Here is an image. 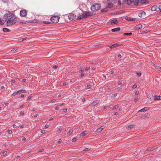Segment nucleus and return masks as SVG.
Returning <instances> with one entry per match:
<instances>
[{
  "label": "nucleus",
  "mask_w": 161,
  "mask_h": 161,
  "mask_svg": "<svg viewBox=\"0 0 161 161\" xmlns=\"http://www.w3.org/2000/svg\"><path fill=\"white\" fill-rule=\"evenodd\" d=\"M119 114L118 112H116L114 113V115H117Z\"/></svg>",
  "instance_id": "nucleus-64"
},
{
  "label": "nucleus",
  "mask_w": 161,
  "mask_h": 161,
  "mask_svg": "<svg viewBox=\"0 0 161 161\" xmlns=\"http://www.w3.org/2000/svg\"><path fill=\"white\" fill-rule=\"evenodd\" d=\"M58 108H59V107H58V106H56V107L55 108V110H58Z\"/></svg>",
  "instance_id": "nucleus-63"
},
{
  "label": "nucleus",
  "mask_w": 161,
  "mask_h": 161,
  "mask_svg": "<svg viewBox=\"0 0 161 161\" xmlns=\"http://www.w3.org/2000/svg\"><path fill=\"white\" fill-rule=\"evenodd\" d=\"M56 101V100L55 99H53L51 101V103H54Z\"/></svg>",
  "instance_id": "nucleus-45"
},
{
  "label": "nucleus",
  "mask_w": 161,
  "mask_h": 161,
  "mask_svg": "<svg viewBox=\"0 0 161 161\" xmlns=\"http://www.w3.org/2000/svg\"><path fill=\"white\" fill-rule=\"evenodd\" d=\"M90 13L88 11L83 12L82 13L81 15H79L78 16L77 19H81L84 18H86L89 16H91Z\"/></svg>",
  "instance_id": "nucleus-2"
},
{
  "label": "nucleus",
  "mask_w": 161,
  "mask_h": 161,
  "mask_svg": "<svg viewBox=\"0 0 161 161\" xmlns=\"http://www.w3.org/2000/svg\"><path fill=\"white\" fill-rule=\"evenodd\" d=\"M154 67L156 69L161 71V67H160L159 66H157L155 65H154Z\"/></svg>",
  "instance_id": "nucleus-21"
},
{
  "label": "nucleus",
  "mask_w": 161,
  "mask_h": 161,
  "mask_svg": "<svg viewBox=\"0 0 161 161\" xmlns=\"http://www.w3.org/2000/svg\"><path fill=\"white\" fill-rule=\"evenodd\" d=\"M100 128L102 130L104 128V126H101L100 127Z\"/></svg>",
  "instance_id": "nucleus-50"
},
{
  "label": "nucleus",
  "mask_w": 161,
  "mask_h": 161,
  "mask_svg": "<svg viewBox=\"0 0 161 161\" xmlns=\"http://www.w3.org/2000/svg\"><path fill=\"white\" fill-rule=\"evenodd\" d=\"M101 8V5L99 4H94L91 7V9L92 11H95L99 10Z\"/></svg>",
  "instance_id": "nucleus-3"
},
{
  "label": "nucleus",
  "mask_w": 161,
  "mask_h": 161,
  "mask_svg": "<svg viewBox=\"0 0 161 161\" xmlns=\"http://www.w3.org/2000/svg\"><path fill=\"white\" fill-rule=\"evenodd\" d=\"M135 18H133L130 17H127L126 18V19L129 21H133L135 20Z\"/></svg>",
  "instance_id": "nucleus-10"
},
{
  "label": "nucleus",
  "mask_w": 161,
  "mask_h": 161,
  "mask_svg": "<svg viewBox=\"0 0 161 161\" xmlns=\"http://www.w3.org/2000/svg\"><path fill=\"white\" fill-rule=\"evenodd\" d=\"M108 9L107 8H105L102 10V12H106L108 11Z\"/></svg>",
  "instance_id": "nucleus-30"
},
{
  "label": "nucleus",
  "mask_w": 161,
  "mask_h": 161,
  "mask_svg": "<svg viewBox=\"0 0 161 161\" xmlns=\"http://www.w3.org/2000/svg\"><path fill=\"white\" fill-rule=\"evenodd\" d=\"M7 152L6 151H5L3 152L2 153V154L3 155H4L6 154H7Z\"/></svg>",
  "instance_id": "nucleus-36"
},
{
  "label": "nucleus",
  "mask_w": 161,
  "mask_h": 161,
  "mask_svg": "<svg viewBox=\"0 0 161 161\" xmlns=\"http://www.w3.org/2000/svg\"><path fill=\"white\" fill-rule=\"evenodd\" d=\"M3 31L5 32H8L10 31L7 28H4L3 29Z\"/></svg>",
  "instance_id": "nucleus-22"
},
{
  "label": "nucleus",
  "mask_w": 161,
  "mask_h": 161,
  "mask_svg": "<svg viewBox=\"0 0 161 161\" xmlns=\"http://www.w3.org/2000/svg\"><path fill=\"white\" fill-rule=\"evenodd\" d=\"M45 127L46 128H48L49 127V125H45Z\"/></svg>",
  "instance_id": "nucleus-61"
},
{
  "label": "nucleus",
  "mask_w": 161,
  "mask_h": 161,
  "mask_svg": "<svg viewBox=\"0 0 161 161\" xmlns=\"http://www.w3.org/2000/svg\"><path fill=\"white\" fill-rule=\"evenodd\" d=\"M18 50V48H14L13 49L11 50V52L12 53H15Z\"/></svg>",
  "instance_id": "nucleus-23"
},
{
  "label": "nucleus",
  "mask_w": 161,
  "mask_h": 161,
  "mask_svg": "<svg viewBox=\"0 0 161 161\" xmlns=\"http://www.w3.org/2000/svg\"><path fill=\"white\" fill-rule=\"evenodd\" d=\"M44 149H41L39 150V152H43L44 151Z\"/></svg>",
  "instance_id": "nucleus-53"
},
{
  "label": "nucleus",
  "mask_w": 161,
  "mask_h": 161,
  "mask_svg": "<svg viewBox=\"0 0 161 161\" xmlns=\"http://www.w3.org/2000/svg\"><path fill=\"white\" fill-rule=\"evenodd\" d=\"M139 93V91H136L135 92V95H138Z\"/></svg>",
  "instance_id": "nucleus-37"
},
{
  "label": "nucleus",
  "mask_w": 161,
  "mask_h": 161,
  "mask_svg": "<svg viewBox=\"0 0 161 161\" xmlns=\"http://www.w3.org/2000/svg\"><path fill=\"white\" fill-rule=\"evenodd\" d=\"M98 103V101L96 100L92 103L91 104V105L92 106H94L95 105H96Z\"/></svg>",
  "instance_id": "nucleus-18"
},
{
  "label": "nucleus",
  "mask_w": 161,
  "mask_h": 161,
  "mask_svg": "<svg viewBox=\"0 0 161 161\" xmlns=\"http://www.w3.org/2000/svg\"><path fill=\"white\" fill-rule=\"evenodd\" d=\"M138 100V98L137 97H136L134 99V101L135 102H137Z\"/></svg>",
  "instance_id": "nucleus-43"
},
{
  "label": "nucleus",
  "mask_w": 161,
  "mask_h": 161,
  "mask_svg": "<svg viewBox=\"0 0 161 161\" xmlns=\"http://www.w3.org/2000/svg\"><path fill=\"white\" fill-rule=\"evenodd\" d=\"M27 38V37H25L22 38H21L19 40V42H23V41H25L26 39Z\"/></svg>",
  "instance_id": "nucleus-25"
},
{
  "label": "nucleus",
  "mask_w": 161,
  "mask_h": 161,
  "mask_svg": "<svg viewBox=\"0 0 161 161\" xmlns=\"http://www.w3.org/2000/svg\"><path fill=\"white\" fill-rule=\"evenodd\" d=\"M83 70H82V69H80L79 70V73H81V72L82 73V72H83Z\"/></svg>",
  "instance_id": "nucleus-60"
},
{
  "label": "nucleus",
  "mask_w": 161,
  "mask_h": 161,
  "mask_svg": "<svg viewBox=\"0 0 161 161\" xmlns=\"http://www.w3.org/2000/svg\"><path fill=\"white\" fill-rule=\"evenodd\" d=\"M120 28L119 27H117L115 28L112 29L111 31L113 32H115L116 31H120Z\"/></svg>",
  "instance_id": "nucleus-11"
},
{
  "label": "nucleus",
  "mask_w": 161,
  "mask_h": 161,
  "mask_svg": "<svg viewBox=\"0 0 161 161\" xmlns=\"http://www.w3.org/2000/svg\"><path fill=\"white\" fill-rule=\"evenodd\" d=\"M5 21L8 26H11L16 22L17 17L16 16L13 14L9 12L5 14Z\"/></svg>",
  "instance_id": "nucleus-1"
},
{
  "label": "nucleus",
  "mask_w": 161,
  "mask_h": 161,
  "mask_svg": "<svg viewBox=\"0 0 161 161\" xmlns=\"http://www.w3.org/2000/svg\"><path fill=\"white\" fill-rule=\"evenodd\" d=\"M13 126L14 128H16L17 127V126L15 124H14L13 125Z\"/></svg>",
  "instance_id": "nucleus-47"
},
{
  "label": "nucleus",
  "mask_w": 161,
  "mask_h": 161,
  "mask_svg": "<svg viewBox=\"0 0 161 161\" xmlns=\"http://www.w3.org/2000/svg\"><path fill=\"white\" fill-rule=\"evenodd\" d=\"M24 111H21L20 112V115L21 116H22L23 115H24Z\"/></svg>",
  "instance_id": "nucleus-39"
},
{
  "label": "nucleus",
  "mask_w": 161,
  "mask_h": 161,
  "mask_svg": "<svg viewBox=\"0 0 161 161\" xmlns=\"http://www.w3.org/2000/svg\"><path fill=\"white\" fill-rule=\"evenodd\" d=\"M26 138L25 137H23L22 138V141H25L26 140Z\"/></svg>",
  "instance_id": "nucleus-49"
},
{
  "label": "nucleus",
  "mask_w": 161,
  "mask_h": 161,
  "mask_svg": "<svg viewBox=\"0 0 161 161\" xmlns=\"http://www.w3.org/2000/svg\"><path fill=\"white\" fill-rule=\"evenodd\" d=\"M25 92H26V91L24 90H23V89H22V90H18V91H15L14 92L13 94H12V96H14L15 95H16L18 93L21 94V93H24Z\"/></svg>",
  "instance_id": "nucleus-5"
},
{
  "label": "nucleus",
  "mask_w": 161,
  "mask_h": 161,
  "mask_svg": "<svg viewBox=\"0 0 161 161\" xmlns=\"http://www.w3.org/2000/svg\"><path fill=\"white\" fill-rule=\"evenodd\" d=\"M87 132L86 131L82 132L80 134L81 136H84L87 134Z\"/></svg>",
  "instance_id": "nucleus-20"
},
{
  "label": "nucleus",
  "mask_w": 161,
  "mask_h": 161,
  "mask_svg": "<svg viewBox=\"0 0 161 161\" xmlns=\"http://www.w3.org/2000/svg\"><path fill=\"white\" fill-rule=\"evenodd\" d=\"M158 9L160 10V11L161 12V5H160L159 6Z\"/></svg>",
  "instance_id": "nucleus-58"
},
{
  "label": "nucleus",
  "mask_w": 161,
  "mask_h": 161,
  "mask_svg": "<svg viewBox=\"0 0 161 161\" xmlns=\"http://www.w3.org/2000/svg\"><path fill=\"white\" fill-rule=\"evenodd\" d=\"M41 133H45V130H42L41 131Z\"/></svg>",
  "instance_id": "nucleus-59"
},
{
  "label": "nucleus",
  "mask_w": 161,
  "mask_h": 161,
  "mask_svg": "<svg viewBox=\"0 0 161 161\" xmlns=\"http://www.w3.org/2000/svg\"><path fill=\"white\" fill-rule=\"evenodd\" d=\"M58 67V66L55 65L53 66V68L54 69H56Z\"/></svg>",
  "instance_id": "nucleus-52"
},
{
  "label": "nucleus",
  "mask_w": 161,
  "mask_h": 161,
  "mask_svg": "<svg viewBox=\"0 0 161 161\" xmlns=\"http://www.w3.org/2000/svg\"><path fill=\"white\" fill-rule=\"evenodd\" d=\"M73 132V131L72 130H70L67 133V134L70 135Z\"/></svg>",
  "instance_id": "nucleus-29"
},
{
  "label": "nucleus",
  "mask_w": 161,
  "mask_h": 161,
  "mask_svg": "<svg viewBox=\"0 0 161 161\" xmlns=\"http://www.w3.org/2000/svg\"><path fill=\"white\" fill-rule=\"evenodd\" d=\"M102 131V130L100 128H98L96 130V131L97 133H99Z\"/></svg>",
  "instance_id": "nucleus-32"
},
{
  "label": "nucleus",
  "mask_w": 161,
  "mask_h": 161,
  "mask_svg": "<svg viewBox=\"0 0 161 161\" xmlns=\"http://www.w3.org/2000/svg\"><path fill=\"white\" fill-rule=\"evenodd\" d=\"M156 6H153L151 8V10L152 11H155L156 8Z\"/></svg>",
  "instance_id": "nucleus-26"
},
{
  "label": "nucleus",
  "mask_w": 161,
  "mask_h": 161,
  "mask_svg": "<svg viewBox=\"0 0 161 161\" xmlns=\"http://www.w3.org/2000/svg\"><path fill=\"white\" fill-rule=\"evenodd\" d=\"M148 0H140V2L142 4L147 3H148Z\"/></svg>",
  "instance_id": "nucleus-15"
},
{
  "label": "nucleus",
  "mask_w": 161,
  "mask_h": 161,
  "mask_svg": "<svg viewBox=\"0 0 161 161\" xmlns=\"http://www.w3.org/2000/svg\"><path fill=\"white\" fill-rule=\"evenodd\" d=\"M153 148H148L147 149V150L148 151H153Z\"/></svg>",
  "instance_id": "nucleus-46"
},
{
  "label": "nucleus",
  "mask_w": 161,
  "mask_h": 161,
  "mask_svg": "<svg viewBox=\"0 0 161 161\" xmlns=\"http://www.w3.org/2000/svg\"><path fill=\"white\" fill-rule=\"evenodd\" d=\"M26 21H21L19 22V23L22 25L25 24L26 23Z\"/></svg>",
  "instance_id": "nucleus-27"
},
{
  "label": "nucleus",
  "mask_w": 161,
  "mask_h": 161,
  "mask_svg": "<svg viewBox=\"0 0 161 161\" xmlns=\"http://www.w3.org/2000/svg\"><path fill=\"white\" fill-rule=\"evenodd\" d=\"M113 6V4L111 3H107L106 4V6L108 8H111Z\"/></svg>",
  "instance_id": "nucleus-16"
},
{
  "label": "nucleus",
  "mask_w": 161,
  "mask_h": 161,
  "mask_svg": "<svg viewBox=\"0 0 161 161\" xmlns=\"http://www.w3.org/2000/svg\"><path fill=\"white\" fill-rule=\"evenodd\" d=\"M118 106L117 105H115L114 106L113 108V110H115V109L117 108L118 107Z\"/></svg>",
  "instance_id": "nucleus-35"
},
{
  "label": "nucleus",
  "mask_w": 161,
  "mask_h": 161,
  "mask_svg": "<svg viewBox=\"0 0 161 161\" xmlns=\"http://www.w3.org/2000/svg\"><path fill=\"white\" fill-rule=\"evenodd\" d=\"M149 108L148 107H145L142 109L138 111L144 112L147 110L149 109Z\"/></svg>",
  "instance_id": "nucleus-13"
},
{
  "label": "nucleus",
  "mask_w": 161,
  "mask_h": 161,
  "mask_svg": "<svg viewBox=\"0 0 161 161\" xmlns=\"http://www.w3.org/2000/svg\"><path fill=\"white\" fill-rule=\"evenodd\" d=\"M67 109L66 108H64L63 109V111L65 113L67 112Z\"/></svg>",
  "instance_id": "nucleus-44"
},
{
  "label": "nucleus",
  "mask_w": 161,
  "mask_h": 161,
  "mask_svg": "<svg viewBox=\"0 0 161 161\" xmlns=\"http://www.w3.org/2000/svg\"><path fill=\"white\" fill-rule=\"evenodd\" d=\"M120 46V45L117 43H115L113 44L110 47H109L110 48H115L117 47H119Z\"/></svg>",
  "instance_id": "nucleus-14"
},
{
  "label": "nucleus",
  "mask_w": 161,
  "mask_h": 161,
  "mask_svg": "<svg viewBox=\"0 0 161 161\" xmlns=\"http://www.w3.org/2000/svg\"><path fill=\"white\" fill-rule=\"evenodd\" d=\"M88 150H89V148H86L84 150V151H88Z\"/></svg>",
  "instance_id": "nucleus-54"
},
{
  "label": "nucleus",
  "mask_w": 161,
  "mask_h": 161,
  "mask_svg": "<svg viewBox=\"0 0 161 161\" xmlns=\"http://www.w3.org/2000/svg\"><path fill=\"white\" fill-rule=\"evenodd\" d=\"M132 34L131 32L125 33L123 34V35L124 36H130Z\"/></svg>",
  "instance_id": "nucleus-24"
},
{
  "label": "nucleus",
  "mask_w": 161,
  "mask_h": 161,
  "mask_svg": "<svg viewBox=\"0 0 161 161\" xmlns=\"http://www.w3.org/2000/svg\"><path fill=\"white\" fill-rule=\"evenodd\" d=\"M4 24V21L2 20L0 18V25H2Z\"/></svg>",
  "instance_id": "nucleus-33"
},
{
  "label": "nucleus",
  "mask_w": 161,
  "mask_h": 161,
  "mask_svg": "<svg viewBox=\"0 0 161 161\" xmlns=\"http://www.w3.org/2000/svg\"><path fill=\"white\" fill-rule=\"evenodd\" d=\"M43 22L45 24H49L50 23V22L46 21H44Z\"/></svg>",
  "instance_id": "nucleus-42"
},
{
  "label": "nucleus",
  "mask_w": 161,
  "mask_h": 161,
  "mask_svg": "<svg viewBox=\"0 0 161 161\" xmlns=\"http://www.w3.org/2000/svg\"><path fill=\"white\" fill-rule=\"evenodd\" d=\"M118 57L119 58H120L121 57V55L120 54H119L118 55Z\"/></svg>",
  "instance_id": "nucleus-62"
},
{
  "label": "nucleus",
  "mask_w": 161,
  "mask_h": 161,
  "mask_svg": "<svg viewBox=\"0 0 161 161\" xmlns=\"http://www.w3.org/2000/svg\"><path fill=\"white\" fill-rule=\"evenodd\" d=\"M142 27V25L141 24H139L136 26L134 29L135 30H139L141 29Z\"/></svg>",
  "instance_id": "nucleus-9"
},
{
  "label": "nucleus",
  "mask_w": 161,
  "mask_h": 161,
  "mask_svg": "<svg viewBox=\"0 0 161 161\" xmlns=\"http://www.w3.org/2000/svg\"><path fill=\"white\" fill-rule=\"evenodd\" d=\"M154 100H161V96H155L154 97Z\"/></svg>",
  "instance_id": "nucleus-12"
},
{
  "label": "nucleus",
  "mask_w": 161,
  "mask_h": 161,
  "mask_svg": "<svg viewBox=\"0 0 161 161\" xmlns=\"http://www.w3.org/2000/svg\"><path fill=\"white\" fill-rule=\"evenodd\" d=\"M118 84L119 85H121L122 84V81H119L118 83Z\"/></svg>",
  "instance_id": "nucleus-56"
},
{
  "label": "nucleus",
  "mask_w": 161,
  "mask_h": 161,
  "mask_svg": "<svg viewBox=\"0 0 161 161\" xmlns=\"http://www.w3.org/2000/svg\"><path fill=\"white\" fill-rule=\"evenodd\" d=\"M89 69H90V67H86L85 69V70L86 71H88V70H89Z\"/></svg>",
  "instance_id": "nucleus-48"
},
{
  "label": "nucleus",
  "mask_w": 161,
  "mask_h": 161,
  "mask_svg": "<svg viewBox=\"0 0 161 161\" xmlns=\"http://www.w3.org/2000/svg\"><path fill=\"white\" fill-rule=\"evenodd\" d=\"M134 127V125H130L128 126V129H130L131 128H133Z\"/></svg>",
  "instance_id": "nucleus-31"
},
{
  "label": "nucleus",
  "mask_w": 161,
  "mask_h": 161,
  "mask_svg": "<svg viewBox=\"0 0 161 161\" xmlns=\"http://www.w3.org/2000/svg\"><path fill=\"white\" fill-rule=\"evenodd\" d=\"M122 88H120L117 91L118 92H121V91H122Z\"/></svg>",
  "instance_id": "nucleus-51"
},
{
  "label": "nucleus",
  "mask_w": 161,
  "mask_h": 161,
  "mask_svg": "<svg viewBox=\"0 0 161 161\" xmlns=\"http://www.w3.org/2000/svg\"><path fill=\"white\" fill-rule=\"evenodd\" d=\"M68 17L70 20H73L75 19L76 15L73 13H70L68 15Z\"/></svg>",
  "instance_id": "nucleus-6"
},
{
  "label": "nucleus",
  "mask_w": 161,
  "mask_h": 161,
  "mask_svg": "<svg viewBox=\"0 0 161 161\" xmlns=\"http://www.w3.org/2000/svg\"><path fill=\"white\" fill-rule=\"evenodd\" d=\"M92 87V85H91L89 84L87 85L86 87V89H90Z\"/></svg>",
  "instance_id": "nucleus-28"
},
{
  "label": "nucleus",
  "mask_w": 161,
  "mask_h": 161,
  "mask_svg": "<svg viewBox=\"0 0 161 161\" xmlns=\"http://www.w3.org/2000/svg\"><path fill=\"white\" fill-rule=\"evenodd\" d=\"M60 17L57 16H53L50 18L51 21L53 23H57L59 21Z\"/></svg>",
  "instance_id": "nucleus-4"
},
{
  "label": "nucleus",
  "mask_w": 161,
  "mask_h": 161,
  "mask_svg": "<svg viewBox=\"0 0 161 161\" xmlns=\"http://www.w3.org/2000/svg\"><path fill=\"white\" fill-rule=\"evenodd\" d=\"M27 14V11L26 10L23 9L21 10L20 13V15L21 16L23 17H25Z\"/></svg>",
  "instance_id": "nucleus-7"
},
{
  "label": "nucleus",
  "mask_w": 161,
  "mask_h": 161,
  "mask_svg": "<svg viewBox=\"0 0 161 161\" xmlns=\"http://www.w3.org/2000/svg\"><path fill=\"white\" fill-rule=\"evenodd\" d=\"M139 2V0H133V3L135 5H137Z\"/></svg>",
  "instance_id": "nucleus-17"
},
{
  "label": "nucleus",
  "mask_w": 161,
  "mask_h": 161,
  "mask_svg": "<svg viewBox=\"0 0 161 161\" xmlns=\"http://www.w3.org/2000/svg\"><path fill=\"white\" fill-rule=\"evenodd\" d=\"M141 13L142 15H145L146 14L145 12L144 11H142Z\"/></svg>",
  "instance_id": "nucleus-40"
},
{
  "label": "nucleus",
  "mask_w": 161,
  "mask_h": 161,
  "mask_svg": "<svg viewBox=\"0 0 161 161\" xmlns=\"http://www.w3.org/2000/svg\"><path fill=\"white\" fill-rule=\"evenodd\" d=\"M77 140V138H73L72 140V142H75Z\"/></svg>",
  "instance_id": "nucleus-34"
},
{
  "label": "nucleus",
  "mask_w": 161,
  "mask_h": 161,
  "mask_svg": "<svg viewBox=\"0 0 161 161\" xmlns=\"http://www.w3.org/2000/svg\"><path fill=\"white\" fill-rule=\"evenodd\" d=\"M137 75L138 76H139L141 75V73H140V72L137 73Z\"/></svg>",
  "instance_id": "nucleus-55"
},
{
  "label": "nucleus",
  "mask_w": 161,
  "mask_h": 161,
  "mask_svg": "<svg viewBox=\"0 0 161 161\" xmlns=\"http://www.w3.org/2000/svg\"><path fill=\"white\" fill-rule=\"evenodd\" d=\"M84 74L83 73H82L80 75V76L81 77H82L84 76Z\"/></svg>",
  "instance_id": "nucleus-57"
},
{
  "label": "nucleus",
  "mask_w": 161,
  "mask_h": 161,
  "mask_svg": "<svg viewBox=\"0 0 161 161\" xmlns=\"http://www.w3.org/2000/svg\"><path fill=\"white\" fill-rule=\"evenodd\" d=\"M137 87V86L136 85H134L133 86L132 88L133 89H134Z\"/></svg>",
  "instance_id": "nucleus-41"
},
{
  "label": "nucleus",
  "mask_w": 161,
  "mask_h": 161,
  "mask_svg": "<svg viewBox=\"0 0 161 161\" xmlns=\"http://www.w3.org/2000/svg\"><path fill=\"white\" fill-rule=\"evenodd\" d=\"M133 2L132 0H126V4L128 5H130Z\"/></svg>",
  "instance_id": "nucleus-19"
},
{
  "label": "nucleus",
  "mask_w": 161,
  "mask_h": 161,
  "mask_svg": "<svg viewBox=\"0 0 161 161\" xmlns=\"http://www.w3.org/2000/svg\"><path fill=\"white\" fill-rule=\"evenodd\" d=\"M8 133L9 134H11L12 133V131L11 130H8Z\"/></svg>",
  "instance_id": "nucleus-38"
},
{
  "label": "nucleus",
  "mask_w": 161,
  "mask_h": 161,
  "mask_svg": "<svg viewBox=\"0 0 161 161\" xmlns=\"http://www.w3.org/2000/svg\"><path fill=\"white\" fill-rule=\"evenodd\" d=\"M109 21L111 24H114L117 25L118 24V20L115 18L110 19Z\"/></svg>",
  "instance_id": "nucleus-8"
}]
</instances>
